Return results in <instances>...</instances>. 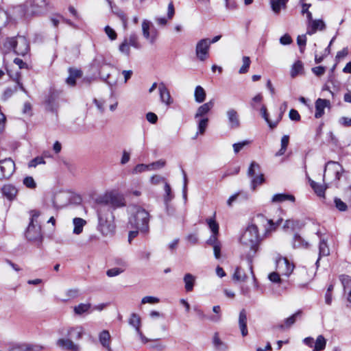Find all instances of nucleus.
I'll return each instance as SVG.
<instances>
[{"label":"nucleus","instance_id":"9","mask_svg":"<svg viewBox=\"0 0 351 351\" xmlns=\"http://www.w3.org/2000/svg\"><path fill=\"white\" fill-rule=\"evenodd\" d=\"M15 163L10 158L0 160V180L9 179L15 171Z\"/></svg>","mask_w":351,"mask_h":351},{"label":"nucleus","instance_id":"20","mask_svg":"<svg viewBox=\"0 0 351 351\" xmlns=\"http://www.w3.org/2000/svg\"><path fill=\"white\" fill-rule=\"evenodd\" d=\"M214 106V101L210 100L202 106H199L195 114V119L203 118L209 112Z\"/></svg>","mask_w":351,"mask_h":351},{"label":"nucleus","instance_id":"26","mask_svg":"<svg viewBox=\"0 0 351 351\" xmlns=\"http://www.w3.org/2000/svg\"><path fill=\"white\" fill-rule=\"evenodd\" d=\"M208 119L207 117L199 118L197 121V131L193 138V139H196L198 135H203L206 132L208 125Z\"/></svg>","mask_w":351,"mask_h":351},{"label":"nucleus","instance_id":"5","mask_svg":"<svg viewBox=\"0 0 351 351\" xmlns=\"http://www.w3.org/2000/svg\"><path fill=\"white\" fill-rule=\"evenodd\" d=\"M39 215L40 213L38 211H32L31 221L25 233L28 240L36 241L42 237L41 227L37 221Z\"/></svg>","mask_w":351,"mask_h":351},{"label":"nucleus","instance_id":"37","mask_svg":"<svg viewBox=\"0 0 351 351\" xmlns=\"http://www.w3.org/2000/svg\"><path fill=\"white\" fill-rule=\"evenodd\" d=\"M206 91L201 86H197L195 88L194 97L197 103H202L206 99Z\"/></svg>","mask_w":351,"mask_h":351},{"label":"nucleus","instance_id":"61","mask_svg":"<svg viewBox=\"0 0 351 351\" xmlns=\"http://www.w3.org/2000/svg\"><path fill=\"white\" fill-rule=\"evenodd\" d=\"M335 203L337 208L340 211H345L347 209V205L340 199L335 198Z\"/></svg>","mask_w":351,"mask_h":351},{"label":"nucleus","instance_id":"40","mask_svg":"<svg viewBox=\"0 0 351 351\" xmlns=\"http://www.w3.org/2000/svg\"><path fill=\"white\" fill-rule=\"evenodd\" d=\"M311 186L316 193V194L319 197H324L325 191L327 188L326 185L319 184L313 180H310Z\"/></svg>","mask_w":351,"mask_h":351},{"label":"nucleus","instance_id":"1","mask_svg":"<svg viewBox=\"0 0 351 351\" xmlns=\"http://www.w3.org/2000/svg\"><path fill=\"white\" fill-rule=\"evenodd\" d=\"M150 215L147 210L140 206H133L129 217L128 226L134 229L129 232L128 240L131 241L141 233L146 235L149 231Z\"/></svg>","mask_w":351,"mask_h":351},{"label":"nucleus","instance_id":"50","mask_svg":"<svg viewBox=\"0 0 351 351\" xmlns=\"http://www.w3.org/2000/svg\"><path fill=\"white\" fill-rule=\"evenodd\" d=\"M147 171H151L150 166L149 165L138 164L133 169L132 173L138 174Z\"/></svg>","mask_w":351,"mask_h":351},{"label":"nucleus","instance_id":"25","mask_svg":"<svg viewBox=\"0 0 351 351\" xmlns=\"http://www.w3.org/2000/svg\"><path fill=\"white\" fill-rule=\"evenodd\" d=\"M92 311L90 303H80L73 307V312L76 315H82L90 313Z\"/></svg>","mask_w":351,"mask_h":351},{"label":"nucleus","instance_id":"36","mask_svg":"<svg viewBox=\"0 0 351 351\" xmlns=\"http://www.w3.org/2000/svg\"><path fill=\"white\" fill-rule=\"evenodd\" d=\"M164 189L165 192V202L167 204V211L169 215H171V210L169 207L168 202L173 198V195L171 193V186L167 182H165Z\"/></svg>","mask_w":351,"mask_h":351},{"label":"nucleus","instance_id":"28","mask_svg":"<svg viewBox=\"0 0 351 351\" xmlns=\"http://www.w3.org/2000/svg\"><path fill=\"white\" fill-rule=\"evenodd\" d=\"M84 333V329L81 326L69 328L67 330V335L70 338L80 339Z\"/></svg>","mask_w":351,"mask_h":351},{"label":"nucleus","instance_id":"48","mask_svg":"<svg viewBox=\"0 0 351 351\" xmlns=\"http://www.w3.org/2000/svg\"><path fill=\"white\" fill-rule=\"evenodd\" d=\"M242 60H243V65L239 71V73L240 74L246 73L249 70L250 63H251L250 59L248 56H243Z\"/></svg>","mask_w":351,"mask_h":351},{"label":"nucleus","instance_id":"12","mask_svg":"<svg viewBox=\"0 0 351 351\" xmlns=\"http://www.w3.org/2000/svg\"><path fill=\"white\" fill-rule=\"evenodd\" d=\"M105 202L113 208L124 207L126 205L125 197L119 193L111 191L104 196Z\"/></svg>","mask_w":351,"mask_h":351},{"label":"nucleus","instance_id":"42","mask_svg":"<svg viewBox=\"0 0 351 351\" xmlns=\"http://www.w3.org/2000/svg\"><path fill=\"white\" fill-rule=\"evenodd\" d=\"M124 41H126L128 45L135 49H140L141 45L138 42V36L135 34H130L128 37L125 38Z\"/></svg>","mask_w":351,"mask_h":351},{"label":"nucleus","instance_id":"35","mask_svg":"<svg viewBox=\"0 0 351 351\" xmlns=\"http://www.w3.org/2000/svg\"><path fill=\"white\" fill-rule=\"evenodd\" d=\"M127 267V263L125 261L121 262L119 267H114L107 271L106 274L109 277L117 276L123 273Z\"/></svg>","mask_w":351,"mask_h":351},{"label":"nucleus","instance_id":"23","mask_svg":"<svg viewBox=\"0 0 351 351\" xmlns=\"http://www.w3.org/2000/svg\"><path fill=\"white\" fill-rule=\"evenodd\" d=\"M1 193L8 199L12 200L16 197L18 190L14 186L8 184L2 186Z\"/></svg>","mask_w":351,"mask_h":351},{"label":"nucleus","instance_id":"45","mask_svg":"<svg viewBox=\"0 0 351 351\" xmlns=\"http://www.w3.org/2000/svg\"><path fill=\"white\" fill-rule=\"evenodd\" d=\"M301 315H302L301 311H297L296 313H295L294 314H293L292 315H291L290 317H289L288 318H287L285 320V326L287 328L291 327L293 324H294V323L296 322V319L299 317H300Z\"/></svg>","mask_w":351,"mask_h":351},{"label":"nucleus","instance_id":"62","mask_svg":"<svg viewBox=\"0 0 351 351\" xmlns=\"http://www.w3.org/2000/svg\"><path fill=\"white\" fill-rule=\"evenodd\" d=\"M297 43L300 47V50L302 51V47H304L306 43V34L300 35L297 38Z\"/></svg>","mask_w":351,"mask_h":351},{"label":"nucleus","instance_id":"51","mask_svg":"<svg viewBox=\"0 0 351 351\" xmlns=\"http://www.w3.org/2000/svg\"><path fill=\"white\" fill-rule=\"evenodd\" d=\"M319 257L329 255L330 250L328 246L324 240H322L319 243Z\"/></svg>","mask_w":351,"mask_h":351},{"label":"nucleus","instance_id":"52","mask_svg":"<svg viewBox=\"0 0 351 351\" xmlns=\"http://www.w3.org/2000/svg\"><path fill=\"white\" fill-rule=\"evenodd\" d=\"M160 302V299L157 297L154 296H145L141 300V304H158Z\"/></svg>","mask_w":351,"mask_h":351},{"label":"nucleus","instance_id":"63","mask_svg":"<svg viewBox=\"0 0 351 351\" xmlns=\"http://www.w3.org/2000/svg\"><path fill=\"white\" fill-rule=\"evenodd\" d=\"M151 182L153 184H158L160 183H164L165 184L167 182L163 177L156 175L151 178Z\"/></svg>","mask_w":351,"mask_h":351},{"label":"nucleus","instance_id":"58","mask_svg":"<svg viewBox=\"0 0 351 351\" xmlns=\"http://www.w3.org/2000/svg\"><path fill=\"white\" fill-rule=\"evenodd\" d=\"M214 313H217V315L210 317V319L213 322H219L221 319L220 311L221 308L219 306H214L213 308Z\"/></svg>","mask_w":351,"mask_h":351},{"label":"nucleus","instance_id":"59","mask_svg":"<svg viewBox=\"0 0 351 351\" xmlns=\"http://www.w3.org/2000/svg\"><path fill=\"white\" fill-rule=\"evenodd\" d=\"M326 71V67L322 66H318L313 67L312 69V72L316 75V76H322L324 74Z\"/></svg>","mask_w":351,"mask_h":351},{"label":"nucleus","instance_id":"3","mask_svg":"<svg viewBox=\"0 0 351 351\" xmlns=\"http://www.w3.org/2000/svg\"><path fill=\"white\" fill-rule=\"evenodd\" d=\"M97 230L105 237L114 234L116 228L114 216L106 206H101L97 212Z\"/></svg>","mask_w":351,"mask_h":351},{"label":"nucleus","instance_id":"33","mask_svg":"<svg viewBox=\"0 0 351 351\" xmlns=\"http://www.w3.org/2000/svg\"><path fill=\"white\" fill-rule=\"evenodd\" d=\"M69 75L67 77L66 82L68 85L73 86L75 84L76 79L81 77L82 72L78 69H69Z\"/></svg>","mask_w":351,"mask_h":351},{"label":"nucleus","instance_id":"17","mask_svg":"<svg viewBox=\"0 0 351 351\" xmlns=\"http://www.w3.org/2000/svg\"><path fill=\"white\" fill-rule=\"evenodd\" d=\"M56 345L62 350L76 351L80 349L79 346L75 344L71 339L60 338L57 340Z\"/></svg>","mask_w":351,"mask_h":351},{"label":"nucleus","instance_id":"53","mask_svg":"<svg viewBox=\"0 0 351 351\" xmlns=\"http://www.w3.org/2000/svg\"><path fill=\"white\" fill-rule=\"evenodd\" d=\"M104 31H105V33L106 34V35L108 36V38L111 40H114L117 39V34L116 32L112 28H111L110 26H108V25L106 26L104 28Z\"/></svg>","mask_w":351,"mask_h":351},{"label":"nucleus","instance_id":"6","mask_svg":"<svg viewBox=\"0 0 351 351\" xmlns=\"http://www.w3.org/2000/svg\"><path fill=\"white\" fill-rule=\"evenodd\" d=\"M275 263L276 270L281 275L287 277H289L294 269V265L291 263L287 258L279 254L275 258Z\"/></svg>","mask_w":351,"mask_h":351},{"label":"nucleus","instance_id":"44","mask_svg":"<svg viewBox=\"0 0 351 351\" xmlns=\"http://www.w3.org/2000/svg\"><path fill=\"white\" fill-rule=\"evenodd\" d=\"M289 142V136L288 135H284L281 138V148L280 150L276 154V156H280L283 155L287 148Z\"/></svg>","mask_w":351,"mask_h":351},{"label":"nucleus","instance_id":"27","mask_svg":"<svg viewBox=\"0 0 351 351\" xmlns=\"http://www.w3.org/2000/svg\"><path fill=\"white\" fill-rule=\"evenodd\" d=\"M239 325L242 334L245 337L247 335V315L244 309L241 310L239 316Z\"/></svg>","mask_w":351,"mask_h":351},{"label":"nucleus","instance_id":"14","mask_svg":"<svg viewBox=\"0 0 351 351\" xmlns=\"http://www.w3.org/2000/svg\"><path fill=\"white\" fill-rule=\"evenodd\" d=\"M158 92L160 100L162 104L169 106L173 103V99L170 95V92L163 82L158 84Z\"/></svg>","mask_w":351,"mask_h":351},{"label":"nucleus","instance_id":"4","mask_svg":"<svg viewBox=\"0 0 351 351\" xmlns=\"http://www.w3.org/2000/svg\"><path fill=\"white\" fill-rule=\"evenodd\" d=\"M5 47L13 49L17 55L22 56H25L29 50L27 40L22 36L8 38L5 43Z\"/></svg>","mask_w":351,"mask_h":351},{"label":"nucleus","instance_id":"32","mask_svg":"<svg viewBox=\"0 0 351 351\" xmlns=\"http://www.w3.org/2000/svg\"><path fill=\"white\" fill-rule=\"evenodd\" d=\"M73 224L74 226L73 232L75 234H80L82 232L84 226L86 224V221L82 218L75 217L73 219Z\"/></svg>","mask_w":351,"mask_h":351},{"label":"nucleus","instance_id":"13","mask_svg":"<svg viewBox=\"0 0 351 351\" xmlns=\"http://www.w3.org/2000/svg\"><path fill=\"white\" fill-rule=\"evenodd\" d=\"M128 323L135 329L137 335L143 343H146L149 341V340L143 334L141 330V319L139 315L135 313H132L128 319Z\"/></svg>","mask_w":351,"mask_h":351},{"label":"nucleus","instance_id":"16","mask_svg":"<svg viewBox=\"0 0 351 351\" xmlns=\"http://www.w3.org/2000/svg\"><path fill=\"white\" fill-rule=\"evenodd\" d=\"M327 170L332 171L334 173L335 179L336 180H339L340 179L342 172V167L338 162L334 161H329L326 164L324 168V173L323 176L324 180L325 178V173Z\"/></svg>","mask_w":351,"mask_h":351},{"label":"nucleus","instance_id":"31","mask_svg":"<svg viewBox=\"0 0 351 351\" xmlns=\"http://www.w3.org/2000/svg\"><path fill=\"white\" fill-rule=\"evenodd\" d=\"M183 280L186 291H192L195 284V277L191 274L188 273L184 275Z\"/></svg>","mask_w":351,"mask_h":351},{"label":"nucleus","instance_id":"64","mask_svg":"<svg viewBox=\"0 0 351 351\" xmlns=\"http://www.w3.org/2000/svg\"><path fill=\"white\" fill-rule=\"evenodd\" d=\"M339 123L344 127L351 126V118L342 117L339 119Z\"/></svg>","mask_w":351,"mask_h":351},{"label":"nucleus","instance_id":"47","mask_svg":"<svg viewBox=\"0 0 351 351\" xmlns=\"http://www.w3.org/2000/svg\"><path fill=\"white\" fill-rule=\"evenodd\" d=\"M233 279L237 281L244 282L247 279V276L240 267H237L233 274Z\"/></svg>","mask_w":351,"mask_h":351},{"label":"nucleus","instance_id":"24","mask_svg":"<svg viewBox=\"0 0 351 351\" xmlns=\"http://www.w3.org/2000/svg\"><path fill=\"white\" fill-rule=\"evenodd\" d=\"M340 280L344 291L347 292V301L351 304V277L343 275L340 276Z\"/></svg>","mask_w":351,"mask_h":351},{"label":"nucleus","instance_id":"19","mask_svg":"<svg viewBox=\"0 0 351 351\" xmlns=\"http://www.w3.org/2000/svg\"><path fill=\"white\" fill-rule=\"evenodd\" d=\"M325 23L321 19L311 20V22L308 24L306 34L312 35L315 34L317 30L322 31L325 29Z\"/></svg>","mask_w":351,"mask_h":351},{"label":"nucleus","instance_id":"41","mask_svg":"<svg viewBox=\"0 0 351 351\" xmlns=\"http://www.w3.org/2000/svg\"><path fill=\"white\" fill-rule=\"evenodd\" d=\"M214 216H215V213ZM206 221L212 234H219V224L215 219V217L206 219Z\"/></svg>","mask_w":351,"mask_h":351},{"label":"nucleus","instance_id":"38","mask_svg":"<svg viewBox=\"0 0 351 351\" xmlns=\"http://www.w3.org/2000/svg\"><path fill=\"white\" fill-rule=\"evenodd\" d=\"M327 340L326 338L320 335L317 336L316 340L314 343V350L313 351H321L325 349L326 345Z\"/></svg>","mask_w":351,"mask_h":351},{"label":"nucleus","instance_id":"10","mask_svg":"<svg viewBox=\"0 0 351 351\" xmlns=\"http://www.w3.org/2000/svg\"><path fill=\"white\" fill-rule=\"evenodd\" d=\"M210 39L203 38L199 40L195 46V55L197 58L204 62L209 57Z\"/></svg>","mask_w":351,"mask_h":351},{"label":"nucleus","instance_id":"60","mask_svg":"<svg viewBox=\"0 0 351 351\" xmlns=\"http://www.w3.org/2000/svg\"><path fill=\"white\" fill-rule=\"evenodd\" d=\"M218 234H212L210 238L207 240V243L211 246L217 245L221 244L217 239Z\"/></svg>","mask_w":351,"mask_h":351},{"label":"nucleus","instance_id":"30","mask_svg":"<svg viewBox=\"0 0 351 351\" xmlns=\"http://www.w3.org/2000/svg\"><path fill=\"white\" fill-rule=\"evenodd\" d=\"M287 201L294 202L295 197L290 194L278 193L275 194L271 199L273 203H281Z\"/></svg>","mask_w":351,"mask_h":351},{"label":"nucleus","instance_id":"49","mask_svg":"<svg viewBox=\"0 0 351 351\" xmlns=\"http://www.w3.org/2000/svg\"><path fill=\"white\" fill-rule=\"evenodd\" d=\"M130 47L131 46L126 41L123 40L119 46V51L121 53L128 57L130 55Z\"/></svg>","mask_w":351,"mask_h":351},{"label":"nucleus","instance_id":"56","mask_svg":"<svg viewBox=\"0 0 351 351\" xmlns=\"http://www.w3.org/2000/svg\"><path fill=\"white\" fill-rule=\"evenodd\" d=\"M250 142L248 141H244L242 142L233 144L232 147L234 153H239L245 146L247 145Z\"/></svg>","mask_w":351,"mask_h":351},{"label":"nucleus","instance_id":"15","mask_svg":"<svg viewBox=\"0 0 351 351\" xmlns=\"http://www.w3.org/2000/svg\"><path fill=\"white\" fill-rule=\"evenodd\" d=\"M226 114L230 128L232 129L238 128L240 126V119L238 112L234 108H229L227 110Z\"/></svg>","mask_w":351,"mask_h":351},{"label":"nucleus","instance_id":"29","mask_svg":"<svg viewBox=\"0 0 351 351\" xmlns=\"http://www.w3.org/2000/svg\"><path fill=\"white\" fill-rule=\"evenodd\" d=\"M110 334L108 330H104L99 333V342L102 345L104 348L107 350L110 349Z\"/></svg>","mask_w":351,"mask_h":351},{"label":"nucleus","instance_id":"46","mask_svg":"<svg viewBox=\"0 0 351 351\" xmlns=\"http://www.w3.org/2000/svg\"><path fill=\"white\" fill-rule=\"evenodd\" d=\"M293 245L295 248L307 247L308 243L304 241L300 236L295 234L293 238Z\"/></svg>","mask_w":351,"mask_h":351},{"label":"nucleus","instance_id":"39","mask_svg":"<svg viewBox=\"0 0 351 351\" xmlns=\"http://www.w3.org/2000/svg\"><path fill=\"white\" fill-rule=\"evenodd\" d=\"M288 0H271V5L273 11L275 13H279L281 9L286 7Z\"/></svg>","mask_w":351,"mask_h":351},{"label":"nucleus","instance_id":"7","mask_svg":"<svg viewBox=\"0 0 351 351\" xmlns=\"http://www.w3.org/2000/svg\"><path fill=\"white\" fill-rule=\"evenodd\" d=\"M250 224L254 225L256 230L258 229V227H263L265 228V234H267L268 232L276 229L278 225V222L274 223L271 219H269L264 215L259 214L252 219V221Z\"/></svg>","mask_w":351,"mask_h":351},{"label":"nucleus","instance_id":"18","mask_svg":"<svg viewBox=\"0 0 351 351\" xmlns=\"http://www.w3.org/2000/svg\"><path fill=\"white\" fill-rule=\"evenodd\" d=\"M330 102L329 100L320 98L317 99L315 101V118H321L324 114V109L326 108H330Z\"/></svg>","mask_w":351,"mask_h":351},{"label":"nucleus","instance_id":"43","mask_svg":"<svg viewBox=\"0 0 351 351\" xmlns=\"http://www.w3.org/2000/svg\"><path fill=\"white\" fill-rule=\"evenodd\" d=\"M261 113L263 119L265 120V121L268 123L270 128H274L276 127L278 121L281 119V114L279 117V119L276 122H271L268 117V114L267 112V108L265 106H263L261 108Z\"/></svg>","mask_w":351,"mask_h":351},{"label":"nucleus","instance_id":"54","mask_svg":"<svg viewBox=\"0 0 351 351\" xmlns=\"http://www.w3.org/2000/svg\"><path fill=\"white\" fill-rule=\"evenodd\" d=\"M45 162L44 158L41 156H38L29 161L28 164L29 167H36L37 165L40 164H45Z\"/></svg>","mask_w":351,"mask_h":351},{"label":"nucleus","instance_id":"2","mask_svg":"<svg viewBox=\"0 0 351 351\" xmlns=\"http://www.w3.org/2000/svg\"><path fill=\"white\" fill-rule=\"evenodd\" d=\"M240 243L245 249H249V252L245 256L247 261L249 269L252 276L253 279L255 280V276L253 271V259L258 250L259 245L261 243L258 230L256 229L254 225L249 224L245 230L240 237Z\"/></svg>","mask_w":351,"mask_h":351},{"label":"nucleus","instance_id":"22","mask_svg":"<svg viewBox=\"0 0 351 351\" xmlns=\"http://www.w3.org/2000/svg\"><path fill=\"white\" fill-rule=\"evenodd\" d=\"M14 80L16 82V85L14 86V88H8L5 89L3 93V98L4 99H7L9 97H10L14 93H16L18 90V88H20L21 90L26 93V90L25 88L23 87V84L20 82L19 77L18 74L16 75L15 77L13 78Z\"/></svg>","mask_w":351,"mask_h":351},{"label":"nucleus","instance_id":"21","mask_svg":"<svg viewBox=\"0 0 351 351\" xmlns=\"http://www.w3.org/2000/svg\"><path fill=\"white\" fill-rule=\"evenodd\" d=\"M43 349L45 348L42 346L28 343H14L12 346L13 350H16L18 351H34Z\"/></svg>","mask_w":351,"mask_h":351},{"label":"nucleus","instance_id":"55","mask_svg":"<svg viewBox=\"0 0 351 351\" xmlns=\"http://www.w3.org/2000/svg\"><path fill=\"white\" fill-rule=\"evenodd\" d=\"M23 184L29 189H35L36 186V183L35 182L34 178L31 176H27L24 178Z\"/></svg>","mask_w":351,"mask_h":351},{"label":"nucleus","instance_id":"8","mask_svg":"<svg viewBox=\"0 0 351 351\" xmlns=\"http://www.w3.org/2000/svg\"><path fill=\"white\" fill-rule=\"evenodd\" d=\"M247 175L252 178V189L255 190L258 185L264 182L263 174L260 173V166L256 162H252L248 169Z\"/></svg>","mask_w":351,"mask_h":351},{"label":"nucleus","instance_id":"11","mask_svg":"<svg viewBox=\"0 0 351 351\" xmlns=\"http://www.w3.org/2000/svg\"><path fill=\"white\" fill-rule=\"evenodd\" d=\"M142 33L143 37L151 44L155 43L158 38V31L151 21L144 19L142 22Z\"/></svg>","mask_w":351,"mask_h":351},{"label":"nucleus","instance_id":"34","mask_svg":"<svg viewBox=\"0 0 351 351\" xmlns=\"http://www.w3.org/2000/svg\"><path fill=\"white\" fill-rule=\"evenodd\" d=\"M304 73L303 64L300 60L296 61L291 66V76L295 77L298 75H302Z\"/></svg>","mask_w":351,"mask_h":351},{"label":"nucleus","instance_id":"57","mask_svg":"<svg viewBox=\"0 0 351 351\" xmlns=\"http://www.w3.org/2000/svg\"><path fill=\"white\" fill-rule=\"evenodd\" d=\"M280 274L278 271L276 272H271L269 274L268 278L270 281L275 283H280L281 282V278L280 276Z\"/></svg>","mask_w":351,"mask_h":351}]
</instances>
